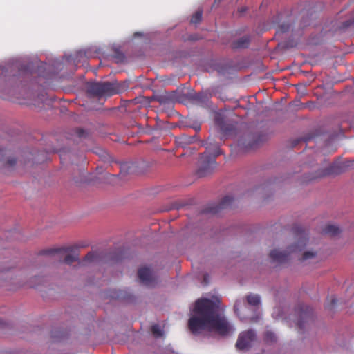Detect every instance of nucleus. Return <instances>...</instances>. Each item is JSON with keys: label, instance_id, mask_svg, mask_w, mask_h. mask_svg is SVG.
<instances>
[{"label": "nucleus", "instance_id": "obj_1", "mask_svg": "<svg viewBox=\"0 0 354 354\" xmlns=\"http://www.w3.org/2000/svg\"><path fill=\"white\" fill-rule=\"evenodd\" d=\"M188 328L195 335L208 331L227 337L233 334L234 328L220 312L219 301L199 299L196 301L188 321Z\"/></svg>", "mask_w": 354, "mask_h": 354}, {"label": "nucleus", "instance_id": "obj_2", "mask_svg": "<svg viewBox=\"0 0 354 354\" xmlns=\"http://www.w3.org/2000/svg\"><path fill=\"white\" fill-rule=\"evenodd\" d=\"M247 304L243 309L239 312V303L236 302L234 309L241 320L250 322H257L259 320L260 315L257 313L261 306V297L256 294H250L246 296Z\"/></svg>", "mask_w": 354, "mask_h": 354}, {"label": "nucleus", "instance_id": "obj_3", "mask_svg": "<svg viewBox=\"0 0 354 354\" xmlns=\"http://www.w3.org/2000/svg\"><path fill=\"white\" fill-rule=\"evenodd\" d=\"M306 243L307 239L305 237H302L296 245L289 247L288 251L273 250L270 252V257L274 262H284L288 259V257L290 253L301 250L306 246Z\"/></svg>", "mask_w": 354, "mask_h": 354}, {"label": "nucleus", "instance_id": "obj_4", "mask_svg": "<svg viewBox=\"0 0 354 354\" xmlns=\"http://www.w3.org/2000/svg\"><path fill=\"white\" fill-rule=\"evenodd\" d=\"M216 167V161L207 155H202L199 160V166L197 171L200 177L211 174Z\"/></svg>", "mask_w": 354, "mask_h": 354}, {"label": "nucleus", "instance_id": "obj_5", "mask_svg": "<svg viewBox=\"0 0 354 354\" xmlns=\"http://www.w3.org/2000/svg\"><path fill=\"white\" fill-rule=\"evenodd\" d=\"M103 96H111L125 91L129 85L126 82H102Z\"/></svg>", "mask_w": 354, "mask_h": 354}, {"label": "nucleus", "instance_id": "obj_6", "mask_svg": "<svg viewBox=\"0 0 354 354\" xmlns=\"http://www.w3.org/2000/svg\"><path fill=\"white\" fill-rule=\"evenodd\" d=\"M256 339V334L252 329H249L246 331L242 332L239 334L237 342L236 343V347L239 350L247 349L251 346L252 343Z\"/></svg>", "mask_w": 354, "mask_h": 354}, {"label": "nucleus", "instance_id": "obj_7", "mask_svg": "<svg viewBox=\"0 0 354 354\" xmlns=\"http://www.w3.org/2000/svg\"><path fill=\"white\" fill-rule=\"evenodd\" d=\"M346 165H333L326 169L319 170L317 174L313 176L311 179H316L318 178H322L330 175H337L345 171Z\"/></svg>", "mask_w": 354, "mask_h": 354}, {"label": "nucleus", "instance_id": "obj_8", "mask_svg": "<svg viewBox=\"0 0 354 354\" xmlns=\"http://www.w3.org/2000/svg\"><path fill=\"white\" fill-rule=\"evenodd\" d=\"M145 171V164L144 162H128L124 163L120 166V174L126 175L128 174H142Z\"/></svg>", "mask_w": 354, "mask_h": 354}, {"label": "nucleus", "instance_id": "obj_9", "mask_svg": "<svg viewBox=\"0 0 354 354\" xmlns=\"http://www.w3.org/2000/svg\"><path fill=\"white\" fill-rule=\"evenodd\" d=\"M138 277L140 280L146 286H153L156 282V278L147 268H143L138 270Z\"/></svg>", "mask_w": 354, "mask_h": 354}, {"label": "nucleus", "instance_id": "obj_10", "mask_svg": "<svg viewBox=\"0 0 354 354\" xmlns=\"http://www.w3.org/2000/svg\"><path fill=\"white\" fill-rule=\"evenodd\" d=\"M185 95L188 100L197 104L205 103L209 98V94L206 92L196 93L194 91H190Z\"/></svg>", "mask_w": 354, "mask_h": 354}, {"label": "nucleus", "instance_id": "obj_11", "mask_svg": "<svg viewBox=\"0 0 354 354\" xmlns=\"http://www.w3.org/2000/svg\"><path fill=\"white\" fill-rule=\"evenodd\" d=\"M86 92L92 97H102L103 89L102 82L89 83L86 86Z\"/></svg>", "mask_w": 354, "mask_h": 354}, {"label": "nucleus", "instance_id": "obj_12", "mask_svg": "<svg viewBox=\"0 0 354 354\" xmlns=\"http://www.w3.org/2000/svg\"><path fill=\"white\" fill-rule=\"evenodd\" d=\"M198 140L196 134L194 136H188L187 134H183L178 139V143L183 147L185 146L194 143Z\"/></svg>", "mask_w": 354, "mask_h": 354}, {"label": "nucleus", "instance_id": "obj_13", "mask_svg": "<svg viewBox=\"0 0 354 354\" xmlns=\"http://www.w3.org/2000/svg\"><path fill=\"white\" fill-rule=\"evenodd\" d=\"M250 42V38L249 36H243L232 43L234 48H247Z\"/></svg>", "mask_w": 354, "mask_h": 354}, {"label": "nucleus", "instance_id": "obj_14", "mask_svg": "<svg viewBox=\"0 0 354 354\" xmlns=\"http://www.w3.org/2000/svg\"><path fill=\"white\" fill-rule=\"evenodd\" d=\"M221 154V149L217 145H214L212 147H207V151L204 153L203 155H207L211 158H214L215 160V158Z\"/></svg>", "mask_w": 354, "mask_h": 354}, {"label": "nucleus", "instance_id": "obj_15", "mask_svg": "<svg viewBox=\"0 0 354 354\" xmlns=\"http://www.w3.org/2000/svg\"><path fill=\"white\" fill-rule=\"evenodd\" d=\"M340 232L339 227L333 225H328L324 228V232L332 236L337 235Z\"/></svg>", "mask_w": 354, "mask_h": 354}, {"label": "nucleus", "instance_id": "obj_16", "mask_svg": "<svg viewBox=\"0 0 354 354\" xmlns=\"http://www.w3.org/2000/svg\"><path fill=\"white\" fill-rule=\"evenodd\" d=\"M79 260L78 254H66V257L64 259V262L68 265H71L74 262H76Z\"/></svg>", "mask_w": 354, "mask_h": 354}, {"label": "nucleus", "instance_id": "obj_17", "mask_svg": "<svg viewBox=\"0 0 354 354\" xmlns=\"http://www.w3.org/2000/svg\"><path fill=\"white\" fill-rule=\"evenodd\" d=\"M203 10L201 9H198L192 16L191 19V23L192 24H198L202 19Z\"/></svg>", "mask_w": 354, "mask_h": 354}, {"label": "nucleus", "instance_id": "obj_18", "mask_svg": "<svg viewBox=\"0 0 354 354\" xmlns=\"http://www.w3.org/2000/svg\"><path fill=\"white\" fill-rule=\"evenodd\" d=\"M317 253L313 251H306L303 254L301 261H307L313 259L316 257Z\"/></svg>", "mask_w": 354, "mask_h": 354}, {"label": "nucleus", "instance_id": "obj_19", "mask_svg": "<svg viewBox=\"0 0 354 354\" xmlns=\"http://www.w3.org/2000/svg\"><path fill=\"white\" fill-rule=\"evenodd\" d=\"M97 258V255L95 252H88L83 259L84 263H91L95 261Z\"/></svg>", "mask_w": 354, "mask_h": 354}, {"label": "nucleus", "instance_id": "obj_20", "mask_svg": "<svg viewBox=\"0 0 354 354\" xmlns=\"http://www.w3.org/2000/svg\"><path fill=\"white\" fill-rule=\"evenodd\" d=\"M151 331L157 337H162L163 335L162 331L158 325H153L151 328Z\"/></svg>", "mask_w": 354, "mask_h": 354}, {"label": "nucleus", "instance_id": "obj_21", "mask_svg": "<svg viewBox=\"0 0 354 354\" xmlns=\"http://www.w3.org/2000/svg\"><path fill=\"white\" fill-rule=\"evenodd\" d=\"M70 251V248H61L57 249H53L49 251H48V253H63V252H68Z\"/></svg>", "mask_w": 354, "mask_h": 354}, {"label": "nucleus", "instance_id": "obj_22", "mask_svg": "<svg viewBox=\"0 0 354 354\" xmlns=\"http://www.w3.org/2000/svg\"><path fill=\"white\" fill-rule=\"evenodd\" d=\"M266 339L268 342H274L276 340V337L272 332H267L266 333Z\"/></svg>", "mask_w": 354, "mask_h": 354}, {"label": "nucleus", "instance_id": "obj_23", "mask_svg": "<svg viewBox=\"0 0 354 354\" xmlns=\"http://www.w3.org/2000/svg\"><path fill=\"white\" fill-rule=\"evenodd\" d=\"M75 133L76 134L77 138H84L86 136V133L81 129H77L75 130Z\"/></svg>", "mask_w": 354, "mask_h": 354}, {"label": "nucleus", "instance_id": "obj_24", "mask_svg": "<svg viewBox=\"0 0 354 354\" xmlns=\"http://www.w3.org/2000/svg\"><path fill=\"white\" fill-rule=\"evenodd\" d=\"M232 200V198L231 196H225L221 203V205L223 207L228 205L231 203Z\"/></svg>", "mask_w": 354, "mask_h": 354}, {"label": "nucleus", "instance_id": "obj_25", "mask_svg": "<svg viewBox=\"0 0 354 354\" xmlns=\"http://www.w3.org/2000/svg\"><path fill=\"white\" fill-rule=\"evenodd\" d=\"M6 164H7L8 167H12V166H14L16 164V160L15 158H10L7 161Z\"/></svg>", "mask_w": 354, "mask_h": 354}, {"label": "nucleus", "instance_id": "obj_26", "mask_svg": "<svg viewBox=\"0 0 354 354\" xmlns=\"http://www.w3.org/2000/svg\"><path fill=\"white\" fill-rule=\"evenodd\" d=\"M279 28H280V30L281 32H285L290 28V26H289V25L282 24L280 26Z\"/></svg>", "mask_w": 354, "mask_h": 354}, {"label": "nucleus", "instance_id": "obj_27", "mask_svg": "<svg viewBox=\"0 0 354 354\" xmlns=\"http://www.w3.org/2000/svg\"><path fill=\"white\" fill-rule=\"evenodd\" d=\"M336 304H337V299H336V298L333 297V298L331 299V304L328 306V308H330L331 309V308H333V306L334 305H335Z\"/></svg>", "mask_w": 354, "mask_h": 354}, {"label": "nucleus", "instance_id": "obj_28", "mask_svg": "<svg viewBox=\"0 0 354 354\" xmlns=\"http://www.w3.org/2000/svg\"><path fill=\"white\" fill-rule=\"evenodd\" d=\"M187 127L193 128L196 131H198L201 129V126L199 124H196L194 126L187 125Z\"/></svg>", "mask_w": 354, "mask_h": 354}, {"label": "nucleus", "instance_id": "obj_29", "mask_svg": "<svg viewBox=\"0 0 354 354\" xmlns=\"http://www.w3.org/2000/svg\"><path fill=\"white\" fill-rule=\"evenodd\" d=\"M239 11H240L241 12H245V11H246V8H241V9H240V10H239Z\"/></svg>", "mask_w": 354, "mask_h": 354}, {"label": "nucleus", "instance_id": "obj_30", "mask_svg": "<svg viewBox=\"0 0 354 354\" xmlns=\"http://www.w3.org/2000/svg\"><path fill=\"white\" fill-rule=\"evenodd\" d=\"M298 325H299V328H302V324H301V322H299V323H298Z\"/></svg>", "mask_w": 354, "mask_h": 354}, {"label": "nucleus", "instance_id": "obj_31", "mask_svg": "<svg viewBox=\"0 0 354 354\" xmlns=\"http://www.w3.org/2000/svg\"><path fill=\"white\" fill-rule=\"evenodd\" d=\"M3 150H0V156L3 153Z\"/></svg>", "mask_w": 354, "mask_h": 354}]
</instances>
